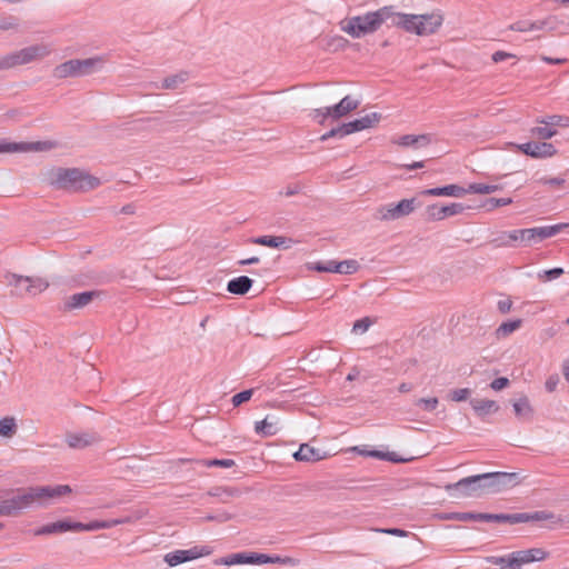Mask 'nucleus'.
Segmentation results:
<instances>
[{"mask_svg":"<svg viewBox=\"0 0 569 569\" xmlns=\"http://www.w3.org/2000/svg\"><path fill=\"white\" fill-rule=\"evenodd\" d=\"M552 517L546 513V510L533 512H519V513H478L477 521L483 522H498V523H523L542 521V519H551Z\"/></svg>","mask_w":569,"mask_h":569,"instance_id":"obj_7","label":"nucleus"},{"mask_svg":"<svg viewBox=\"0 0 569 569\" xmlns=\"http://www.w3.org/2000/svg\"><path fill=\"white\" fill-rule=\"evenodd\" d=\"M529 26H530V21L520 20V21H516V22L511 23L508 27V29L512 30V31H517V32H527V31H531Z\"/></svg>","mask_w":569,"mask_h":569,"instance_id":"obj_58","label":"nucleus"},{"mask_svg":"<svg viewBox=\"0 0 569 569\" xmlns=\"http://www.w3.org/2000/svg\"><path fill=\"white\" fill-rule=\"evenodd\" d=\"M538 182L541 184H548L551 187L559 188L565 183V179L559 178V177H555V178L542 177V178L538 179Z\"/></svg>","mask_w":569,"mask_h":569,"instance_id":"obj_60","label":"nucleus"},{"mask_svg":"<svg viewBox=\"0 0 569 569\" xmlns=\"http://www.w3.org/2000/svg\"><path fill=\"white\" fill-rule=\"evenodd\" d=\"M192 459L187 458H180L177 460V463H186L191 462ZM193 462L202 466V467H221V468H231L236 465L234 460L232 459H198L193 460Z\"/></svg>","mask_w":569,"mask_h":569,"instance_id":"obj_28","label":"nucleus"},{"mask_svg":"<svg viewBox=\"0 0 569 569\" xmlns=\"http://www.w3.org/2000/svg\"><path fill=\"white\" fill-rule=\"evenodd\" d=\"M372 530L376 532L386 533V535L396 536V537H408L409 536V531H406L400 528H376Z\"/></svg>","mask_w":569,"mask_h":569,"instance_id":"obj_54","label":"nucleus"},{"mask_svg":"<svg viewBox=\"0 0 569 569\" xmlns=\"http://www.w3.org/2000/svg\"><path fill=\"white\" fill-rule=\"evenodd\" d=\"M130 521V518L123 519H112V520H94L89 523H86V531H96L99 529H109L116 527L118 525L127 523Z\"/></svg>","mask_w":569,"mask_h":569,"instance_id":"obj_34","label":"nucleus"},{"mask_svg":"<svg viewBox=\"0 0 569 569\" xmlns=\"http://www.w3.org/2000/svg\"><path fill=\"white\" fill-rule=\"evenodd\" d=\"M254 430L263 437L273 436L278 432L277 421H271L270 417L267 416L263 420L256 422Z\"/></svg>","mask_w":569,"mask_h":569,"instance_id":"obj_33","label":"nucleus"},{"mask_svg":"<svg viewBox=\"0 0 569 569\" xmlns=\"http://www.w3.org/2000/svg\"><path fill=\"white\" fill-rule=\"evenodd\" d=\"M522 320L515 319L502 322L496 330L498 338H505L521 327Z\"/></svg>","mask_w":569,"mask_h":569,"instance_id":"obj_39","label":"nucleus"},{"mask_svg":"<svg viewBox=\"0 0 569 569\" xmlns=\"http://www.w3.org/2000/svg\"><path fill=\"white\" fill-rule=\"evenodd\" d=\"M209 551L206 547H192L190 549H180L169 552L164 556V561L170 566L174 567L181 565L183 562L198 559L204 555H208Z\"/></svg>","mask_w":569,"mask_h":569,"instance_id":"obj_14","label":"nucleus"},{"mask_svg":"<svg viewBox=\"0 0 569 569\" xmlns=\"http://www.w3.org/2000/svg\"><path fill=\"white\" fill-rule=\"evenodd\" d=\"M232 518H233V516L231 513L223 511V512H219L217 515H208L203 519L206 521H217V522L222 523V522H227V521L231 520Z\"/></svg>","mask_w":569,"mask_h":569,"instance_id":"obj_56","label":"nucleus"},{"mask_svg":"<svg viewBox=\"0 0 569 569\" xmlns=\"http://www.w3.org/2000/svg\"><path fill=\"white\" fill-rule=\"evenodd\" d=\"M471 395V390L469 388H460L455 389L450 392V399L456 402L465 401Z\"/></svg>","mask_w":569,"mask_h":569,"instance_id":"obj_50","label":"nucleus"},{"mask_svg":"<svg viewBox=\"0 0 569 569\" xmlns=\"http://www.w3.org/2000/svg\"><path fill=\"white\" fill-rule=\"evenodd\" d=\"M469 207L453 202L446 206H440L438 203L427 206L425 210V216L427 221H441L448 217L461 214Z\"/></svg>","mask_w":569,"mask_h":569,"instance_id":"obj_11","label":"nucleus"},{"mask_svg":"<svg viewBox=\"0 0 569 569\" xmlns=\"http://www.w3.org/2000/svg\"><path fill=\"white\" fill-rule=\"evenodd\" d=\"M210 496L213 497H221L222 495H226L227 497H233L239 495V490L234 488H214L209 492Z\"/></svg>","mask_w":569,"mask_h":569,"instance_id":"obj_55","label":"nucleus"},{"mask_svg":"<svg viewBox=\"0 0 569 569\" xmlns=\"http://www.w3.org/2000/svg\"><path fill=\"white\" fill-rule=\"evenodd\" d=\"M252 395H253V389L243 390L241 392L236 393L232 397L231 402L234 407H239L243 402L249 401L251 399Z\"/></svg>","mask_w":569,"mask_h":569,"instance_id":"obj_49","label":"nucleus"},{"mask_svg":"<svg viewBox=\"0 0 569 569\" xmlns=\"http://www.w3.org/2000/svg\"><path fill=\"white\" fill-rule=\"evenodd\" d=\"M381 119V114L378 112H370L365 114L363 117L358 118L360 122L361 130L372 128L377 124Z\"/></svg>","mask_w":569,"mask_h":569,"instance_id":"obj_44","label":"nucleus"},{"mask_svg":"<svg viewBox=\"0 0 569 569\" xmlns=\"http://www.w3.org/2000/svg\"><path fill=\"white\" fill-rule=\"evenodd\" d=\"M20 64L18 51L0 57V70L11 69Z\"/></svg>","mask_w":569,"mask_h":569,"instance_id":"obj_42","label":"nucleus"},{"mask_svg":"<svg viewBox=\"0 0 569 569\" xmlns=\"http://www.w3.org/2000/svg\"><path fill=\"white\" fill-rule=\"evenodd\" d=\"M501 189L500 184L470 183L468 186V193L489 194Z\"/></svg>","mask_w":569,"mask_h":569,"instance_id":"obj_41","label":"nucleus"},{"mask_svg":"<svg viewBox=\"0 0 569 569\" xmlns=\"http://www.w3.org/2000/svg\"><path fill=\"white\" fill-rule=\"evenodd\" d=\"M515 413L519 420L531 421L533 417V408L529 399L523 396L512 402Z\"/></svg>","mask_w":569,"mask_h":569,"instance_id":"obj_25","label":"nucleus"},{"mask_svg":"<svg viewBox=\"0 0 569 569\" xmlns=\"http://www.w3.org/2000/svg\"><path fill=\"white\" fill-rule=\"evenodd\" d=\"M368 456L379 458V459H385V460L392 461V462L406 461L405 459L398 458L395 452H382V451H378V450H372V451L368 452Z\"/></svg>","mask_w":569,"mask_h":569,"instance_id":"obj_48","label":"nucleus"},{"mask_svg":"<svg viewBox=\"0 0 569 569\" xmlns=\"http://www.w3.org/2000/svg\"><path fill=\"white\" fill-rule=\"evenodd\" d=\"M388 6L377 11L367 12L362 16H355L341 22V30L353 39L362 38L366 34L376 32L382 23L389 21Z\"/></svg>","mask_w":569,"mask_h":569,"instance_id":"obj_3","label":"nucleus"},{"mask_svg":"<svg viewBox=\"0 0 569 569\" xmlns=\"http://www.w3.org/2000/svg\"><path fill=\"white\" fill-rule=\"evenodd\" d=\"M418 17V36H428L437 31L442 23V17L439 14H417Z\"/></svg>","mask_w":569,"mask_h":569,"instance_id":"obj_19","label":"nucleus"},{"mask_svg":"<svg viewBox=\"0 0 569 569\" xmlns=\"http://www.w3.org/2000/svg\"><path fill=\"white\" fill-rule=\"evenodd\" d=\"M70 531V520H59L57 522L48 523L42 526L41 528L37 529L34 535L36 536H42V535H52V533H61Z\"/></svg>","mask_w":569,"mask_h":569,"instance_id":"obj_29","label":"nucleus"},{"mask_svg":"<svg viewBox=\"0 0 569 569\" xmlns=\"http://www.w3.org/2000/svg\"><path fill=\"white\" fill-rule=\"evenodd\" d=\"M359 262L353 259L343 260V261H318L315 262L310 269L316 270L318 272H335L340 274H352L358 271Z\"/></svg>","mask_w":569,"mask_h":569,"instance_id":"obj_12","label":"nucleus"},{"mask_svg":"<svg viewBox=\"0 0 569 569\" xmlns=\"http://www.w3.org/2000/svg\"><path fill=\"white\" fill-rule=\"evenodd\" d=\"M510 203H512L511 198H489L485 201L483 207H486L488 211H491L498 207H505Z\"/></svg>","mask_w":569,"mask_h":569,"instance_id":"obj_47","label":"nucleus"},{"mask_svg":"<svg viewBox=\"0 0 569 569\" xmlns=\"http://www.w3.org/2000/svg\"><path fill=\"white\" fill-rule=\"evenodd\" d=\"M537 123L546 124L555 129V127L567 128L569 127V117L562 114H552L546 117H539L536 120Z\"/></svg>","mask_w":569,"mask_h":569,"instance_id":"obj_32","label":"nucleus"},{"mask_svg":"<svg viewBox=\"0 0 569 569\" xmlns=\"http://www.w3.org/2000/svg\"><path fill=\"white\" fill-rule=\"evenodd\" d=\"M470 406L472 407L477 417L481 419L489 415L496 413L499 410V405L495 400L489 399H471Z\"/></svg>","mask_w":569,"mask_h":569,"instance_id":"obj_22","label":"nucleus"},{"mask_svg":"<svg viewBox=\"0 0 569 569\" xmlns=\"http://www.w3.org/2000/svg\"><path fill=\"white\" fill-rule=\"evenodd\" d=\"M487 562L501 566V568L509 569L510 553L508 556H490L486 558Z\"/></svg>","mask_w":569,"mask_h":569,"instance_id":"obj_51","label":"nucleus"},{"mask_svg":"<svg viewBox=\"0 0 569 569\" xmlns=\"http://www.w3.org/2000/svg\"><path fill=\"white\" fill-rule=\"evenodd\" d=\"M19 26L18 19L14 17H8L0 19V30L17 29Z\"/></svg>","mask_w":569,"mask_h":569,"instance_id":"obj_57","label":"nucleus"},{"mask_svg":"<svg viewBox=\"0 0 569 569\" xmlns=\"http://www.w3.org/2000/svg\"><path fill=\"white\" fill-rule=\"evenodd\" d=\"M415 405L417 407H420L425 411L431 412L435 411L439 405V400L436 397L432 398H420L418 399Z\"/></svg>","mask_w":569,"mask_h":569,"instance_id":"obj_46","label":"nucleus"},{"mask_svg":"<svg viewBox=\"0 0 569 569\" xmlns=\"http://www.w3.org/2000/svg\"><path fill=\"white\" fill-rule=\"evenodd\" d=\"M437 517L440 520L477 521L478 512H441Z\"/></svg>","mask_w":569,"mask_h":569,"instance_id":"obj_35","label":"nucleus"},{"mask_svg":"<svg viewBox=\"0 0 569 569\" xmlns=\"http://www.w3.org/2000/svg\"><path fill=\"white\" fill-rule=\"evenodd\" d=\"M17 432V423L13 417H4L0 419V436L11 438Z\"/></svg>","mask_w":569,"mask_h":569,"instance_id":"obj_40","label":"nucleus"},{"mask_svg":"<svg viewBox=\"0 0 569 569\" xmlns=\"http://www.w3.org/2000/svg\"><path fill=\"white\" fill-rule=\"evenodd\" d=\"M252 279L247 276H240L231 279L227 284V290L232 295L243 296L252 287Z\"/></svg>","mask_w":569,"mask_h":569,"instance_id":"obj_26","label":"nucleus"},{"mask_svg":"<svg viewBox=\"0 0 569 569\" xmlns=\"http://www.w3.org/2000/svg\"><path fill=\"white\" fill-rule=\"evenodd\" d=\"M94 433H70L67 436V443L70 448L82 449L98 441Z\"/></svg>","mask_w":569,"mask_h":569,"instance_id":"obj_24","label":"nucleus"},{"mask_svg":"<svg viewBox=\"0 0 569 569\" xmlns=\"http://www.w3.org/2000/svg\"><path fill=\"white\" fill-rule=\"evenodd\" d=\"M359 104V100L353 99L351 96H346L332 107L315 109L313 118L317 119L320 124H325L327 119L338 120L358 109Z\"/></svg>","mask_w":569,"mask_h":569,"instance_id":"obj_8","label":"nucleus"},{"mask_svg":"<svg viewBox=\"0 0 569 569\" xmlns=\"http://www.w3.org/2000/svg\"><path fill=\"white\" fill-rule=\"evenodd\" d=\"M56 147L52 141H36V142H7L0 141V153H16V152H31V151H48Z\"/></svg>","mask_w":569,"mask_h":569,"instance_id":"obj_13","label":"nucleus"},{"mask_svg":"<svg viewBox=\"0 0 569 569\" xmlns=\"http://www.w3.org/2000/svg\"><path fill=\"white\" fill-rule=\"evenodd\" d=\"M530 132L532 136H535L541 140L550 139L557 134L556 129H553L549 126H546V124L543 127H535L530 130Z\"/></svg>","mask_w":569,"mask_h":569,"instance_id":"obj_43","label":"nucleus"},{"mask_svg":"<svg viewBox=\"0 0 569 569\" xmlns=\"http://www.w3.org/2000/svg\"><path fill=\"white\" fill-rule=\"evenodd\" d=\"M487 473L470 476L460 479L455 483H448L445 486L447 492L458 491V497H481L483 495H490L487 488L488 478Z\"/></svg>","mask_w":569,"mask_h":569,"instance_id":"obj_6","label":"nucleus"},{"mask_svg":"<svg viewBox=\"0 0 569 569\" xmlns=\"http://www.w3.org/2000/svg\"><path fill=\"white\" fill-rule=\"evenodd\" d=\"M264 563H280L286 566H297L299 563V560L291 558V557H281V556H269L266 553H258V565H264Z\"/></svg>","mask_w":569,"mask_h":569,"instance_id":"obj_30","label":"nucleus"},{"mask_svg":"<svg viewBox=\"0 0 569 569\" xmlns=\"http://www.w3.org/2000/svg\"><path fill=\"white\" fill-rule=\"evenodd\" d=\"M417 204L416 198L402 199L397 204H393V211L397 220L412 213L416 210Z\"/></svg>","mask_w":569,"mask_h":569,"instance_id":"obj_31","label":"nucleus"},{"mask_svg":"<svg viewBox=\"0 0 569 569\" xmlns=\"http://www.w3.org/2000/svg\"><path fill=\"white\" fill-rule=\"evenodd\" d=\"M216 565L234 566V565H258V552H238L231 553L216 560Z\"/></svg>","mask_w":569,"mask_h":569,"instance_id":"obj_20","label":"nucleus"},{"mask_svg":"<svg viewBox=\"0 0 569 569\" xmlns=\"http://www.w3.org/2000/svg\"><path fill=\"white\" fill-rule=\"evenodd\" d=\"M17 51L21 66L30 63L39 58H43L50 53V50L46 44L29 46Z\"/></svg>","mask_w":569,"mask_h":569,"instance_id":"obj_21","label":"nucleus"},{"mask_svg":"<svg viewBox=\"0 0 569 569\" xmlns=\"http://www.w3.org/2000/svg\"><path fill=\"white\" fill-rule=\"evenodd\" d=\"M389 8V21L391 22V26L402 28L407 32L416 33L419 29L418 27V17L417 14H408V13H400L396 12L393 10V7L388 6Z\"/></svg>","mask_w":569,"mask_h":569,"instance_id":"obj_16","label":"nucleus"},{"mask_svg":"<svg viewBox=\"0 0 569 569\" xmlns=\"http://www.w3.org/2000/svg\"><path fill=\"white\" fill-rule=\"evenodd\" d=\"M293 458L297 461L316 462L326 458L325 453H321L320 449H316L308 443H302L298 451L293 453Z\"/></svg>","mask_w":569,"mask_h":569,"instance_id":"obj_23","label":"nucleus"},{"mask_svg":"<svg viewBox=\"0 0 569 569\" xmlns=\"http://www.w3.org/2000/svg\"><path fill=\"white\" fill-rule=\"evenodd\" d=\"M393 203H388L385 206H380L376 209L373 213V219L378 221H392L397 220L396 213L393 211Z\"/></svg>","mask_w":569,"mask_h":569,"instance_id":"obj_38","label":"nucleus"},{"mask_svg":"<svg viewBox=\"0 0 569 569\" xmlns=\"http://www.w3.org/2000/svg\"><path fill=\"white\" fill-rule=\"evenodd\" d=\"M342 134L346 137L348 134L361 131L360 122L358 119H355L353 121L342 123Z\"/></svg>","mask_w":569,"mask_h":569,"instance_id":"obj_52","label":"nucleus"},{"mask_svg":"<svg viewBox=\"0 0 569 569\" xmlns=\"http://www.w3.org/2000/svg\"><path fill=\"white\" fill-rule=\"evenodd\" d=\"M104 60L102 57H92L87 59H70L58 64L53 69L56 79L78 78L92 74L102 69Z\"/></svg>","mask_w":569,"mask_h":569,"instance_id":"obj_4","label":"nucleus"},{"mask_svg":"<svg viewBox=\"0 0 569 569\" xmlns=\"http://www.w3.org/2000/svg\"><path fill=\"white\" fill-rule=\"evenodd\" d=\"M101 295L102 291L99 290L73 293L66 299L64 308L67 310L81 309L91 303L93 299L99 298Z\"/></svg>","mask_w":569,"mask_h":569,"instance_id":"obj_17","label":"nucleus"},{"mask_svg":"<svg viewBox=\"0 0 569 569\" xmlns=\"http://www.w3.org/2000/svg\"><path fill=\"white\" fill-rule=\"evenodd\" d=\"M467 193H468V188H463L458 184H447L443 187H436V188L425 189V190L420 191L421 196L455 197V198H461Z\"/></svg>","mask_w":569,"mask_h":569,"instance_id":"obj_18","label":"nucleus"},{"mask_svg":"<svg viewBox=\"0 0 569 569\" xmlns=\"http://www.w3.org/2000/svg\"><path fill=\"white\" fill-rule=\"evenodd\" d=\"M509 383H510V381L508 378L499 377L491 381L490 388L495 391H500V390L505 389L506 387H508Z\"/></svg>","mask_w":569,"mask_h":569,"instance_id":"obj_61","label":"nucleus"},{"mask_svg":"<svg viewBox=\"0 0 569 569\" xmlns=\"http://www.w3.org/2000/svg\"><path fill=\"white\" fill-rule=\"evenodd\" d=\"M566 224H553V226H543V227H536V239L537 241L545 240L547 238H551L559 233Z\"/></svg>","mask_w":569,"mask_h":569,"instance_id":"obj_36","label":"nucleus"},{"mask_svg":"<svg viewBox=\"0 0 569 569\" xmlns=\"http://www.w3.org/2000/svg\"><path fill=\"white\" fill-rule=\"evenodd\" d=\"M546 513L551 516V519H542V521H549L550 526L548 528L553 529L556 526H565L569 528V515L568 516H557L551 511L546 510Z\"/></svg>","mask_w":569,"mask_h":569,"instance_id":"obj_45","label":"nucleus"},{"mask_svg":"<svg viewBox=\"0 0 569 569\" xmlns=\"http://www.w3.org/2000/svg\"><path fill=\"white\" fill-rule=\"evenodd\" d=\"M402 147H413L417 148V140L415 134H405L399 139L398 142Z\"/></svg>","mask_w":569,"mask_h":569,"instance_id":"obj_62","label":"nucleus"},{"mask_svg":"<svg viewBox=\"0 0 569 569\" xmlns=\"http://www.w3.org/2000/svg\"><path fill=\"white\" fill-rule=\"evenodd\" d=\"M563 269L560 268V267H557V268H552V269H549V270H546L543 272V277L546 278V280H553V279H557L559 278L560 276L563 274Z\"/></svg>","mask_w":569,"mask_h":569,"instance_id":"obj_63","label":"nucleus"},{"mask_svg":"<svg viewBox=\"0 0 569 569\" xmlns=\"http://www.w3.org/2000/svg\"><path fill=\"white\" fill-rule=\"evenodd\" d=\"M287 241V238L281 236H260L251 240L252 243L267 246L270 248H279Z\"/></svg>","mask_w":569,"mask_h":569,"instance_id":"obj_37","label":"nucleus"},{"mask_svg":"<svg viewBox=\"0 0 569 569\" xmlns=\"http://www.w3.org/2000/svg\"><path fill=\"white\" fill-rule=\"evenodd\" d=\"M3 283L12 287L11 295L17 297L37 296L49 287V282L40 277H27L12 272L3 276Z\"/></svg>","mask_w":569,"mask_h":569,"instance_id":"obj_5","label":"nucleus"},{"mask_svg":"<svg viewBox=\"0 0 569 569\" xmlns=\"http://www.w3.org/2000/svg\"><path fill=\"white\" fill-rule=\"evenodd\" d=\"M371 323L372 322L368 317L359 319L353 323L352 331L356 333H363L369 329Z\"/></svg>","mask_w":569,"mask_h":569,"instance_id":"obj_53","label":"nucleus"},{"mask_svg":"<svg viewBox=\"0 0 569 569\" xmlns=\"http://www.w3.org/2000/svg\"><path fill=\"white\" fill-rule=\"evenodd\" d=\"M49 181L56 189L89 191L100 186V179L79 168H56L49 173Z\"/></svg>","mask_w":569,"mask_h":569,"instance_id":"obj_2","label":"nucleus"},{"mask_svg":"<svg viewBox=\"0 0 569 569\" xmlns=\"http://www.w3.org/2000/svg\"><path fill=\"white\" fill-rule=\"evenodd\" d=\"M488 483L487 488L489 489L490 495L499 493L511 489L523 480V477L520 476L519 472H487Z\"/></svg>","mask_w":569,"mask_h":569,"instance_id":"obj_9","label":"nucleus"},{"mask_svg":"<svg viewBox=\"0 0 569 569\" xmlns=\"http://www.w3.org/2000/svg\"><path fill=\"white\" fill-rule=\"evenodd\" d=\"M549 557V552L542 548H531L513 551L510 553L509 568L521 569L523 565L535 561H543Z\"/></svg>","mask_w":569,"mask_h":569,"instance_id":"obj_10","label":"nucleus"},{"mask_svg":"<svg viewBox=\"0 0 569 569\" xmlns=\"http://www.w3.org/2000/svg\"><path fill=\"white\" fill-rule=\"evenodd\" d=\"M330 138H345V136L342 134V128L341 126H338L336 128H332L331 130H329L328 132L323 133L320 138L321 141H327L329 140Z\"/></svg>","mask_w":569,"mask_h":569,"instance_id":"obj_59","label":"nucleus"},{"mask_svg":"<svg viewBox=\"0 0 569 569\" xmlns=\"http://www.w3.org/2000/svg\"><path fill=\"white\" fill-rule=\"evenodd\" d=\"M71 492L68 485L39 486L0 491V517H16L32 506H46Z\"/></svg>","mask_w":569,"mask_h":569,"instance_id":"obj_1","label":"nucleus"},{"mask_svg":"<svg viewBox=\"0 0 569 569\" xmlns=\"http://www.w3.org/2000/svg\"><path fill=\"white\" fill-rule=\"evenodd\" d=\"M505 237H507L508 240L510 241V247L512 246L513 242H517V241L522 242L521 229L507 231V232H505Z\"/></svg>","mask_w":569,"mask_h":569,"instance_id":"obj_64","label":"nucleus"},{"mask_svg":"<svg viewBox=\"0 0 569 569\" xmlns=\"http://www.w3.org/2000/svg\"><path fill=\"white\" fill-rule=\"evenodd\" d=\"M518 148L527 156L531 158H548L557 153L556 147L546 141H531L519 144Z\"/></svg>","mask_w":569,"mask_h":569,"instance_id":"obj_15","label":"nucleus"},{"mask_svg":"<svg viewBox=\"0 0 569 569\" xmlns=\"http://www.w3.org/2000/svg\"><path fill=\"white\" fill-rule=\"evenodd\" d=\"M189 79V72L180 71L177 74L169 76L163 79L161 86L158 83H152L157 89H166V90H174L180 84L184 83Z\"/></svg>","mask_w":569,"mask_h":569,"instance_id":"obj_27","label":"nucleus"}]
</instances>
